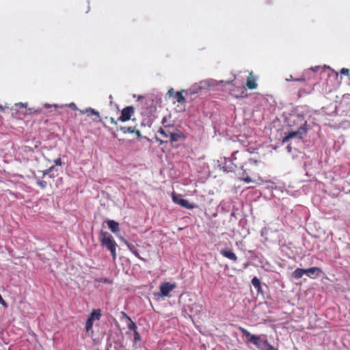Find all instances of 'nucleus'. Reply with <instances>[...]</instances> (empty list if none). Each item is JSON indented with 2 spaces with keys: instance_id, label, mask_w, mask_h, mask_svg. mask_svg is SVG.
Listing matches in <instances>:
<instances>
[{
  "instance_id": "423d86ee",
  "label": "nucleus",
  "mask_w": 350,
  "mask_h": 350,
  "mask_svg": "<svg viewBox=\"0 0 350 350\" xmlns=\"http://www.w3.org/2000/svg\"><path fill=\"white\" fill-rule=\"evenodd\" d=\"M172 200L174 203L188 209H193L196 207L194 204H191L188 200L183 199L180 194L172 193Z\"/></svg>"
},
{
  "instance_id": "c9c22d12",
  "label": "nucleus",
  "mask_w": 350,
  "mask_h": 350,
  "mask_svg": "<svg viewBox=\"0 0 350 350\" xmlns=\"http://www.w3.org/2000/svg\"><path fill=\"white\" fill-rule=\"evenodd\" d=\"M135 133L138 136V137H140L141 136V133L139 130H137V131H135Z\"/></svg>"
},
{
  "instance_id": "a211bd4d",
  "label": "nucleus",
  "mask_w": 350,
  "mask_h": 350,
  "mask_svg": "<svg viewBox=\"0 0 350 350\" xmlns=\"http://www.w3.org/2000/svg\"><path fill=\"white\" fill-rule=\"evenodd\" d=\"M304 274H306V270L304 269L297 268L293 271V276L295 279H300L304 275Z\"/></svg>"
},
{
  "instance_id": "f8f14e48",
  "label": "nucleus",
  "mask_w": 350,
  "mask_h": 350,
  "mask_svg": "<svg viewBox=\"0 0 350 350\" xmlns=\"http://www.w3.org/2000/svg\"><path fill=\"white\" fill-rule=\"evenodd\" d=\"M305 270L306 274L310 278H316L322 272V270L317 267H310Z\"/></svg>"
},
{
  "instance_id": "2eb2a0df",
  "label": "nucleus",
  "mask_w": 350,
  "mask_h": 350,
  "mask_svg": "<svg viewBox=\"0 0 350 350\" xmlns=\"http://www.w3.org/2000/svg\"><path fill=\"white\" fill-rule=\"evenodd\" d=\"M109 228L113 233L119 232V224L114 220H108L107 221Z\"/></svg>"
},
{
  "instance_id": "393cba45",
  "label": "nucleus",
  "mask_w": 350,
  "mask_h": 350,
  "mask_svg": "<svg viewBox=\"0 0 350 350\" xmlns=\"http://www.w3.org/2000/svg\"><path fill=\"white\" fill-rule=\"evenodd\" d=\"M340 73L341 75H346L347 77H350V68H342L340 70Z\"/></svg>"
},
{
  "instance_id": "9b49d317",
  "label": "nucleus",
  "mask_w": 350,
  "mask_h": 350,
  "mask_svg": "<svg viewBox=\"0 0 350 350\" xmlns=\"http://www.w3.org/2000/svg\"><path fill=\"white\" fill-rule=\"evenodd\" d=\"M220 254L225 258L232 260V261H237V255L232 252L229 248L226 247L222 249L220 251Z\"/></svg>"
},
{
  "instance_id": "412c9836",
  "label": "nucleus",
  "mask_w": 350,
  "mask_h": 350,
  "mask_svg": "<svg viewBox=\"0 0 350 350\" xmlns=\"http://www.w3.org/2000/svg\"><path fill=\"white\" fill-rule=\"evenodd\" d=\"M92 327H93V320L90 318H88V319L85 322L86 332L89 333L90 332H91L92 333L93 332Z\"/></svg>"
},
{
  "instance_id": "f704fd0d",
  "label": "nucleus",
  "mask_w": 350,
  "mask_h": 350,
  "mask_svg": "<svg viewBox=\"0 0 350 350\" xmlns=\"http://www.w3.org/2000/svg\"><path fill=\"white\" fill-rule=\"evenodd\" d=\"M295 79L293 77V75H290V77H289V79H287L286 80H287V81H290V80H291V81H295Z\"/></svg>"
},
{
  "instance_id": "aec40b11",
  "label": "nucleus",
  "mask_w": 350,
  "mask_h": 350,
  "mask_svg": "<svg viewBox=\"0 0 350 350\" xmlns=\"http://www.w3.org/2000/svg\"><path fill=\"white\" fill-rule=\"evenodd\" d=\"M183 90H181V91H179V92H177L175 94H174V98L176 99V100L178 102V103H183L185 102V97L183 96Z\"/></svg>"
},
{
  "instance_id": "473e14b6",
  "label": "nucleus",
  "mask_w": 350,
  "mask_h": 350,
  "mask_svg": "<svg viewBox=\"0 0 350 350\" xmlns=\"http://www.w3.org/2000/svg\"><path fill=\"white\" fill-rule=\"evenodd\" d=\"M110 120H111V123L114 124L115 125H117V121H116V120H115V119H114L113 118H112V117H111V118H110Z\"/></svg>"
},
{
  "instance_id": "c756f323",
  "label": "nucleus",
  "mask_w": 350,
  "mask_h": 350,
  "mask_svg": "<svg viewBox=\"0 0 350 350\" xmlns=\"http://www.w3.org/2000/svg\"><path fill=\"white\" fill-rule=\"evenodd\" d=\"M295 81H305L306 79L304 77H301L300 78H297L295 79Z\"/></svg>"
},
{
  "instance_id": "2f4dec72",
  "label": "nucleus",
  "mask_w": 350,
  "mask_h": 350,
  "mask_svg": "<svg viewBox=\"0 0 350 350\" xmlns=\"http://www.w3.org/2000/svg\"><path fill=\"white\" fill-rule=\"evenodd\" d=\"M69 107H70V108L73 109H77V107H76V105H75V103H70V104L69 105Z\"/></svg>"
},
{
  "instance_id": "4c0bfd02",
  "label": "nucleus",
  "mask_w": 350,
  "mask_h": 350,
  "mask_svg": "<svg viewBox=\"0 0 350 350\" xmlns=\"http://www.w3.org/2000/svg\"><path fill=\"white\" fill-rule=\"evenodd\" d=\"M0 109H3V107H2V106H0Z\"/></svg>"
},
{
  "instance_id": "4be33fe9",
  "label": "nucleus",
  "mask_w": 350,
  "mask_h": 350,
  "mask_svg": "<svg viewBox=\"0 0 350 350\" xmlns=\"http://www.w3.org/2000/svg\"><path fill=\"white\" fill-rule=\"evenodd\" d=\"M252 285L254 286V287L258 291H260V289H261V285H260V280L256 278V277H254L252 280Z\"/></svg>"
},
{
  "instance_id": "f3484780",
  "label": "nucleus",
  "mask_w": 350,
  "mask_h": 350,
  "mask_svg": "<svg viewBox=\"0 0 350 350\" xmlns=\"http://www.w3.org/2000/svg\"><path fill=\"white\" fill-rule=\"evenodd\" d=\"M123 315L125 316L129 321V323L127 325L128 329L133 332L137 331V327L135 323L129 317L125 312H122Z\"/></svg>"
},
{
  "instance_id": "e433bc0d",
  "label": "nucleus",
  "mask_w": 350,
  "mask_h": 350,
  "mask_svg": "<svg viewBox=\"0 0 350 350\" xmlns=\"http://www.w3.org/2000/svg\"><path fill=\"white\" fill-rule=\"evenodd\" d=\"M247 266H248V264H247V263H246V264H245V265H244L243 267H244V268H247Z\"/></svg>"
},
{
  "instance_id": "6e6552de",
  "label": "nucleus",
  "mask_w": 350,
  "mask_h": 350,
  "mask_svg": "<svg viewBox=\"0 0 350 350\" xmlns=\"http://www.w3.org/2000/svg\"><path fill=\"white\" fill-rule=\"evenodd\" d=\"M135 109L132 106L124 107L121 113V116L119 118V120L121 122H126L131 119V116L134 113Z\"/></svg>"
},
{
  "instance_id": "9d476101",
  "label": "nucleus",
  "mask_w": 350,
  "mask_h": 350,
  "mask_svg": "<svg viewBox=\"0 0 350 350\" xmlns=\"http://www.w3.org/2000/svg\"><path fill=\"white\" fill-rule=\"evenodd\" d=\"M257 77L253 75V72H250L247 78L246 86L250 90H255L257 88Z\"/></svg>"
},
{
  "instance_id": "72a5a7b5",
  "label": "nucleus",
  "mask_w": 350,
  "mask_h": 350,
  "mask_svg": "<svg viewBox=\"0 0 350 350\" xmlns=\"http://www.w3.org/2000/svg\"><path fill=\"white\" fill-rule=\"evenodd\" d=\"M267 350H278L277 349L274 348L271 344L268 347V349Z\"/></svg>"
},
{
  "instance_id": "a878e982",
  "label": "nucleus",
  "mask_w": 350,
  "mask_h": 350,
  "mask_svg": "<svg viewBox=\"0 0 350 350\" xmlns=\"http://www.w3.org/2000/svg\"><path fill=\"white\" fill-rule=\"evenodd\" d=\"M54 169H55V167L51 166L49 169L43 171L42 172V178H44L46 175H49Z\"/></svg>"
},
{
  "instance_id": "5701e85b",
  "label": "nucleus",
  "mask_w": 350,
  "mask_h": 350,
  "mask_svg": "<svg viewBox=\"0 0 350 350\" xmlns=\"http://www.w3.org/2000/svg\"><path fill=\"white\" fill-rule=\"evenodd\" d=\"M35 179L36 180V184L41 189H44L47 186V183L45 180H41L39 177L35 176Z\"/></svg>"
},
{
  "instance_id": "4468645a",
  "label": "nucleus",
  "mask_w": 350,
  "mask_h": 350,
  "mask_svg": "<svg viewBox=\"0 0 350 350\" xmlns=\"http://www.w3.org/2000/svg\"><path fill=\"white\" fill-rule=\"evenodd\" d=\"M124 243L127 246L128 249L139 259L144 260L143 258L139 255L138 250L136 249L135 246L132 243H129L128 241H124Z\"/></svg>"
},
{
  "instance_id": "b1692460",
  "label": "nucleus",
  "mask_w": 350,
  "mask_h": 350,
  "mask_svg": "<svg viewBox=\"0 0 350 350\" xmlns=\"http://www.w3.org/2000/svg\"><path fill=\"white\" fill-rule=\"evenodd\" d=\"M135 127L124 126V127H122L121 130L122 131V132L124 133H135Z\"/></svg>"
},
{
  "instance_id": "bb28decb",
  "label": "nucleus",
  "mask_w": 350,
  "mask_h": 350,
  "mask_svg": "<svg viewBox=\"0 0 350 350\" xmlns=\"http://www.w3.org/2000/svg\"><path fill=\"white\" fill-rule=\"evenodd\" d=\"M134 342L135 343L141 341V336H140V334H139V332L137 331L135 332H134Z\"/></svg>"
},
{
  "instance_id": "6ab92c4d",
  "label": "nucleus",
  "mask_w": 350,
  "mask_h": 350,
  "mask_svg": "<svg viewBox=\"0 0 350 350\" xmlns=\"http://www.w3.org/2000/svg\"><path fill=\"white\" fill-rule=\"evenodd\" d=\"M101 316V311L100 310H94L90 314L89 317L90 319L94 320H99L100 317Z\"/></svg>"
},
{
  "instance_id": "7ed1b4c3",
  "label": "nucleus",
  "mask_w": 350,
  "mask_h": 350,
  "mask_svg": "<svg viewBox=\"0 0 350 350\" xmlns=\"http://www.w3.org/2000/svg\"><path fill=\"white\" fill-rule=\"evenodd\" d=\"M99 241L102 246L107 247L111 253L113 261L117 258L116 247L118 246L112 235L108 232L101 231L99 234Z\"/></svg>"
},
{
  "instance_id": "f257e3e1",
  "label": "nucleus",
  "mask_w": 350,
  "mask_h": 350,
  "mask_svg": "<svg viewBox=\"0 0 350 350\" xmlns=\"http://www.w3.org/2000/svg\"><path fill=\"white\" fill-rule=\"evenodd\" d=\"M158 133L164 139H167L173 144L174 142L179 141L185 136L182 131L179 130L174 124L167 122V117H164L162 120V126L158 131Z\"/></svg>"
},
{
  "instance_id": "20e7f679",
  "label": "nucleus",
  "mask_w": 350,
  "mask_h": 350,
  "mask_svg": "<svg viewBox=\"0 0 350 350\" xmlns=\"http://www.w3.org/2000/svg\"><path fill=\"white\" fill-rule=\"evenodd\" d=\"M260 162V161L248 158L247 161H246L243 165V167H241L243 172L242 178L243 180L247 183L253 182L249 174L254 173Z\"/></svg>"
},
{
  "instance_id": "dca6fc26",
  "label": "nucleus",
  "mask_w": 350,
  "mask_h": 350,
  "mask_svg": "<svg viewBox=\"0 0 350 350\" xmlns=\"http://www.w3.org/2000/svg\"><path fill=\"white\" fill-rule=\"evenodd\" d=\"M232 95L236 98L243 97L245 94V90L243 88H238L237 87L233 88L230 90Z\"/></svg>"
},
{
  "instance_id": "1a4fd4ad",
  "label": "nucleus",
  "mask_w": 350,
  "mask_h": 350,
  "mask_svg": "<svg viewBox=\"0 0 350 350\" xmlns=\"http://www.w3.org/2000/svg\"><path fill=\"white\" fill-rule=\"evenodd\" d=\"M306 130L303 126H300L297 131H291L286 136H285L282 139V142L286 143L289 139H291L293 137H298L299 138L301 139L302 137L303 132H306Z\"/></svg>"
},
{
  "instance_id": "ddd939ff",
  "label": "nucleus",
  "mask_w": 350,
  "mask_h": 350,
  "mask_svg": "<svg viewBox=\"0 0 350 350\" xmlns=\"http://www.w3.org/2000/svg\"><path fill=\"white\" fill-rule=\"evenodd\" d=\"M80 113L82 114L86 113L88 116H95L96 117V120H95V121H100L99 112L92 108L90 107L85 110H80Z\"/></svg>"
},
{
  "instance_id": "cd10ccee",
  "label": "nucleus",
  "mask_w": 350,
  "mask_h": 350,
  "mask_svg": "<svg viewBox=\"0 0 350 350\" xmlns=\"http://www.w3.org/2000/svg\"><path fill=\"white\" fill-rule=\"evenodd\" d=\"M176 93H174V89L173 88H171L168 90L167 92V94L170 96H172L174 94H175Z\"/></svg>"
},
{
  "instance_id": "0eeeda50",
  "label": "nucleus",
  "mask_w": 350,
  "mask_h": 350,
  "mask_svg": "<svg viewBox=\"0 0 350 350\" xmlns=\"http://www.w3.org/2000/svg\"><path fill=\"white\" fill-rule=\"evenodd\" d=\"M176 285L175 283L170 284V282H165L160 285V293L161 297L168 296L170 292L176 288Z\"/></svg>"
},
{
  "instance_id": "f03ea898",
  "label": "nucleus",
  "mask_w": 350,
  "mask_h": 350,
  "mask_svg": "<svg viewBox=\"0 0 350 350\" xmlns=\"http://www.w3.org/2000/svg\"><path fill=\"white\" fill-rule=\"evenodd\" d=\"M250 153L247 152L235 151L231 157L226 159L224 169L227 172H233L236 168H241L243 165L247 161Z\"/></svg>"
},
{
  "instance_id": "c85d7f7f",
  "label": "nucleus",
  "mask_w": 350,
  "mask_h": 350,
  "mask_svg": "<svg viewBox=\"0 0 350 350\" xmlns=\"http://www.w3.org/2000/svg\"><path fill=\"white\" fill-rule=\"evenodd\" d=\"M55 163L57 165H62V159H61V158H57V159H55Z\"/></svg>"
},
{
  "instance_id": "7c9ffc66",
  "label": "nucleus",
  "mask_w": 350,
  "mask_h": 350,
  "mask_svg": "<svg viewBox=\"0 0 350 350\" xmlns=\"http://www.w3.org/2000/svg\"><path fill=\"white\" fill-rule=\"evenodd\" d=\"M16 105L17 106H20L21 107H26V104H24L23 103H16Z\"/></svg>"
},
{
  "instance_id": "39448f33",
  "label": "nucleus",
  "mask_w": 350,
  "mask_h": 350,
  "mask_svg": "<svg viewBox=\"0 0 350 350\" xmlns=\"http://www.w3.org/2000/svg\"><path fill=\"white\" fill-rule=\"evenodd\" d=\"M240 330L243 336H245L248 342H252L257 348L260 350H267L270 343L267 340H262L258 336L250 334L245 328H240Z\"/></svg>"
}]
</instances>
